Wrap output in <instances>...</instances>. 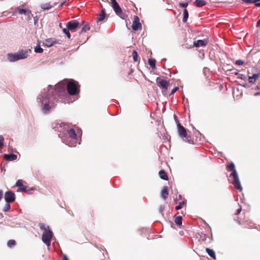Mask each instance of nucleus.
<instances>
[{"mask_svg": "<svg viewBox=\"0 0 260 260\" xmlns=\"http://www.w3.org/2000/svg\"><path fill=\"white\" fill-rule=\"evenodd\" d=\"M70 95H75L80 92L79 83L73 80L64 79L56 84L55 88L49 85L47 89H44L37 98L38 105L42 113L49 114L55 108L58 102L57 98H64L67 93Z\"/></svg>", "mask_w": 260, "mask_h": 260, "instance_id": "1", "label": "nucleus"}, {"mask_svg": "<svg viewBox=\"0 0 260 260\" xmlns=\"http://www.w3.org/2000/svg\"><path fill=\"white\" fill-rule=\"evenodd\" d=\"M59 137L61 141L70 147H74L77 143V135L73 128L64 130V133L60 134Z\"/></svg>", "mask_w": 260, "mask_h": 260, "instance_id": "2", "label": "nucleus"}, {"mask_svg": "<svg viewBox=\"0 0 260 260\" xmlns=\"http://www.w3.org/2000/svg\"><path fill=\"white\" fill-rule=\"evenodd\" d=\"M39 225L41 230L44 231L42 236V241L47 246H50L51 240L53 236L52 231L50 229L49 226L46 225L45 223H40Z\"/></svg>", "mask_w": 260, "mask_h": 260, "instance_id": "3", "label": "nucleus"}, {"mask_svg": "<svg viewBox=\"0 0 260 260\" xmlns=\"http://www.w3.org/2000/svg\"><path fill=\"white\" fill-rule=\"evenodd\" d=\"M228 171H232L230 174V177L232 178V183L235 188L238 190H242V187L239 178L238 174L235 170V166L233 162H231L226 167Z\"/></svg>", "mask_w": 260, "mask_h": 260, "instance_id": "4", "label": "nucleus"}, {"mask_svg": "<svg viewBox=\"0 0 260 260\" xmlns=\"http://www.w3.org/2000/svg\"><path fill=\"white\" fill-rule=\"evenodd\" d=\"M31 52L30 49H21L15 53H8L7 54V58L10 62H15L21 59L26 58L28 56V54Z\"/></svg>", "mask_w": 260, "mask_h": 260, "instance_id": "5", "label": "nucleus"}, {"mask_svg": "<svg viewBox=\"0 0 260 260\" xmlns=\"http://www.w3.org/2000/svg\"><path fill=\"white\" fill-rule=\"evenodd\" d=\"M177 129L179 136L183 139V140L189 143H191L190 140L187 137V134L186 129L179 122L177 121Z\"/></svg>", "mask_w": 260, "mask_h": 260, "instance_id": "6", "label": "nucleus"}, {"mask_svg": "<svg viewBox=\"0 0 260 260\" xmlns=\"http://www.w3.org/2000/svg\"><path fill=\"white\" fill-rule=\"evenodd\" d=\"M15 194L12 191H8L5 192V200L6 203L13 202L15 200Z\"/></svg>", "mask_w": 260, "mask_h": 260, "instance_id": "7", "label": "nucleus"}, {"mask_svg": "<svg viewBox=\"0 0 260 260\" xmlns=\"http://www.w3.org/2000/svg\"><path fill=\"white\" fill-rule=\"evenodd\" d=\"M111 1L112 2V8H113L114 12H115V13L117 15L120 16V15L122 13L121 8L120 7L119 5L117 3L116 0H111Z\"/></svg>", "mask_w": 260, "mask_h": 260, "instance_id": "8", "label": "nucleus"}, {"mask_svg": "<svg viewBox=\"0 0 260 260\" xmlns=\"http://www.w3.org/2000/svg\"><path fill=\"white\" fill-rule=\"evenodd\" d=\"M157 85L161 88L167 89L169 86V83L165 80L161 79L159 77H157L156 79Z\"/></svg>", "mask_w": 260, "mask_h": 260, "instance_id": "9", "label": "nucleus"}, {"mask_svg": "<svg viewBox=\"0 0 260 260\" xmlns=\"http://www.w3.org/2000/svg\"><path fill=\"white\" fill-rule=\"evenodd\" d=\"M141 28L142 25L139 21V18L138 16H135L132 24V28L134 30L136 31Z\"/></svg>", "mask_w": 260, "mask_h": 260, "instance_id": "10", "label": "nucleus"}, {"mask_svg": "<svg viewBox=\"0 0 260 260\" xmlns=\"http://www.w3.org/2000/svg\"><path fill=\"white\" fill-rule=\"evenodd\" d=\"M79 26V23L77 20H72L68 22L67 27L70 30H75Z\"/></svg>", "mask_w": 260, "mask_h": 260, "instance_id": "11", "label": "nucleus"}, {"mask_svg": "<svg viewBox=\"0 0 260 260\" xmlns=\"http://www.w3.org/2000/svg\"><path fill=\"white\" fill-rule=\"evenodd\" d=\"M56 40L55 38L47 39L44 41L43 44L48 47H50L56 43Z\"/></svg>", "mask_w": 260, "mask_h": 260, "instance_id": "12", "label": "nucleus"}, {"mask_svg": "<svg viewBox=\"0 0 260 260\" xmlns=\"http://www.w3.org/2000/svg\"><path fill=\"white\" fill-rule=\"evenodd\" d=\"M17 156L13 153L6 154L4 156V159L7 161H13L17 159Z\"/></svg>", "mask_w": 260, "mask_h": 260, "instance_id": "13", "label": "nucleus"}, {"mask_svg": "<svg viewBox=\"0 0 260 260\" xmlns=\"http://www.w3.org/2000/svg\"><path fill=\"white\" fill-rule=\"evenodd\" d=\"M207 42L205 40H199L193 42V46L196 47H200L205 46Z\"/></svg>", "mask_w": 260, "mask_h": 260, "instance_id": "14", "label": "nucleus"}, {"mask_svg": "<svg viewBox=\"0 0 260 260\" xmlns=\"http://www.w3.org/2000/svg\"><path fill=\"white\" fill-rule=\"evenodd\" d=\"M260 73H256L254 74L251 76H249L248 77V81L250 84H253L256 81V80L259 78Z\"/></svg>", "mask_w": 260, "mask_h": 260, "instance_id": "15", "label": "nucleus"}, {"mask_svg": "<svg viewBox=\"0 0 260 260\" xmlns=\"http://www.w3.org/2000/svg\"><path fill=\"white\" fill-rule=\"evenodd\" d=\"M169 194L168 187L167 186H164L161 192V198L164 200H166Z\"/></svg>", "mask_w": 260, "mask_h": 260, "instance_id": "16", "label": "nucleus"}, {"mask_svg": "<svg viewBox=\"0 0 260 260\" xmlns=\"http://www.w3.org/2000/svg\"><path fill=\"white\" fill-rule=\"evenodd\" d=\"M207 3L203 0H196L194 5L197 7H202L206 5Z\"/></svg>", "mask_w": 260, "mask_h": 260, "instance_id": "17", "label": "nucleus"}, {"mask_svg": "<svg viewBox=\"0 0 260 260\" xmlns=\"http://www.w3.org/2000/svg\"><path fill=\"white\" fill-rule=\"evenodd\" d=\"M15 12H18L19 14H25L28 15L29 13H30V12H29L27 13V11L24 9H20L19 7H17L15 10Z\"/></svg>", "mask_w": 260, "mask_h": 260, "instance_id": "18", "label": "nucleus"}, {"mask_svg": "<svg viewBox=\"0 0 260 260\" xmlns=\"http://www.w3.org/2000/svg\"><path fill=\"white\" fill-rule=\"evenodd\" d=\"M159 175L160 178L162 180H167L168 179V175L164 170H160L159 172Z\"/></svg>", "mask_w": 260, "mask_h": 260, "instance_id": "19", "label": "nucleus"}, {"mask_svg": "<svg viewBox=\"0 0 260 260\" xmlns=\"http://www.w3.org/2000/svg\"><path fill=\"white\" fill-rule=\"evenodd\" d=\"M206 251L208 254L210 255L212 258L215 259H216V255L215 252L211 249L209 248H207L206 249Z\"/></svg>", "mask_w": 260, "mask_h": 260, "instance_id": "20", "label": "nucleus"}, {"mask_svg": "<svg viewBox=\"0 0 260 260\" xmlns=\"http://www.w3.org/2000/svg\"><path fill=\"white\" fill-rule=\"evenodd\" d=\"M105 16H106L105 11V9H103L102 10L101 14H100L99 15V17L98 18L97 22L98 23V22H99V21H103L105 19Z\"/></svg>", "mask_w": 260, "mask_h": 260, "instance_id": "21", "label": "nucleus"}, {"mask_svg": "<svg viewBox=\"0 0 260 260\" xmlns=\"http://www.w3.org/2000/svg\"><path fill=\"white\" fill-rule=\"evenodd\" d=\"M175 222L177 225H181L182 222V218L181 216H178L175 217Z\"/></svg>", "mask_w": 260, "mask_h": 260, "instance_id": "22", "label": "nucleus"}, {"mask_svg": "<svg viewBox=\"0 0 260 260\" xmlns=\"http://www.w3.org/2000/svg\"><path fill=\"white\" fill-rule=\"evenodd\" d=\"M41 8L44 10H48L51 9V6L50 3L43 4L41 5Z\"/></svg>", "mask_w": 260, "mask_h": 260, "instance_id": "23", "label": "nucleus"}, {"mask_svg": "<svg viewBox=\"0 0 260 260\" xmlns=\"http://www.w3.org/2000/svg\"><path fill=\"white\" fill-rule=\"evenodd\" d=\"M148 63L152 69H155V60L154 59H149Z\"/></svg>", "mask_w": 260, "mask_h": 260, "instance_id": "24", "label": "nucleus"}, {"mask_svg": "<svg viewBox=\"0 0 260 260\" xmlns=\"http://www.w3.org/2000/svg\"><path fill=\"white\" fill-rule=\"evenodd\" d=\"M188 18V11H187V9H185L183 10V21L184 22H186Z\"/></svg>", "mask_w": 260, "mask_h": 260, "instance_id": "25", "label": "nucleus"}, {"mask_svg": "<svg viewBox=\"0 0 260 260\" xmlns=\"http://www.w3.org/2000/svg\"><path fill=\"white\" fill-rule=\"evenodd\" d=\"M35 52L36 53H41L43 52V49L39 45H37L35 47Z\"/></svg>", "mask_w": 260, "mask_h": 260, "instance_id": "26", "label": "nucleus"}, {"mask_svg": "<svg viewBox=\"0 0 260 260\" xmlns=\"http://www.w3.org/2000/svg\"><path fill=\"white\" fill-rule=\"evenodd\" d=\"M186 204V202L185 201H182L180 203H179V204L177 206H176L175 207V209L176 210H180L182 208L183 206Z\"/></svg>", "mask_w": 260, "mask_h": 260, "instance_id": "27", "label": "nucleus"}, {"mask_svg": "<svg viewBox=\"0 0 260 260\" xmlns=\"http://www.w3.org/2000/svg\"><path fill=\"white\" fill-rule=\"evenodd\" d=\"M16 242L14 240H10L8 241L7 245L9 247H12L15 245Z\"/></svg>", "mask_w": 260, "mask_h": 260, "instance_id": "28", "label": "nucleus"}, {"mask_svg": "<svg viewBox=\"0 0 260 260\" xmlns=\"http://www.w3.org/2000/svg\"><path fill=\"white\" fill-rule=\"evenodd\" d=\"M70 30L67 27V28H64L63 29V32L64 34H66L67 36V37L70 39L71 38V34L70 33Z\"/></svg>", "mask_w": 260, "mask_h": 260, "instance_id": "29", "label": "nucleus"}, {"mask_svg": "<svg viewBox=\"0 0 260 260\" xmlns=\"http://www.w3.org/2000/svg\"><path fill=\"white\" fill-rule=\"evenodd\" d=\"M133 60L135 62H137L138 61V53L136 50H134L132 53Z\"/></svg>", "mask_w": 260, "mask_h": 260, "instance_id": "30", "label": "nucleus"}, {"mask_svg": "<svg viewBox=\"0 0 260 260\" xmlns=\"http://www.w3.org/2000/svg\"><path fill=\"white\" fill-rule=\"evenodd\" d=\"M10 208H11V206L10 205V203H6V204L3 209V211L4 212H7L10 210Z\"/></svg>", "mask_w": 260, "mask_h": 260, "instance_id": "31", "label": "nucleus"}, {"mask_svg": "<svg viewBox=\"0 0 260 260\" xmlns=\"http://www.w3.org/2000/svg\"><path fill=\"white\" fill-rule=\"evenodd\" d=\"M17 192H27V191L26 190V187L25 186H21L19 188H18L17 190Z\"/></svg>", "mask_w": 260, "mask_h": 260, "instance_id": "32", "label": "nucleus"}, {"mask_svg": "<svg viewBox=\"0 0 260 260\" xmlns=\"http://www.w3.org/2000/svg\"><path fill=\"white\" fill-rule=\"evenodd\" d=\"M90 29V26L88 25H84L82 28V32H86Z\"/></svg>", "mask_w": 260, "mask_h": 260, "instance_id": "33", "label": "nucleus"}, {"mask_svg": "<svg viewBox=\"0 0 260 260\" xmlns=\"http://www.w3.org/2000/svg\"><path fill=\"white\" fill-rule=\"evenodd\" d=\"M16 186L21 187L23 186V181L22 180H18L16 183Z\"/></svg>", "mask_w": 260, "mask_h": 260, "instance_id": "34", "label": "nucleus"}, {"mask_svg": "<svg viewBox=\"0 0 260 260\" xmlns=\"http://www.w3.org/2000/svg\"><path fill=\"white\" fill-rule=\"evenodd\" d=\"M244 63V61L243 60H237L236 61H235V64L236 65H238V66H242L243 65V64Z\"/></svg>", "mask_w": 260, "mask_h": 260, "instance_id": "35", "label": "nucleus"}, {"mask_svg": "<svg viewBox=\"0 0 260 260\" xmlns=\"http://www.w3.org/2000/svg\"><path fill=\"white\" fill-rule=\"evenodd\" d=\"M4 140V137L2 135H0V148L2 146H3Z\"/></svg>", "mask_w": 260, "mask_h": 260, "instance_id": "36", "label": "nucleus"}, {"mask_svg": "<svg viewBox=\"0 0 260 260\" xmlns=\"http://www.w3.org/2000/svg\"><path fill=\"white\" fill-rule=\"evenodd\" d=\"M178 89H179V88L178 87H175V88H174L172 90L170 95H172V94H174L178 90Z\"/></svg>", "mask_w": 260, "mask_h": 260, "instance_id": "37", "label": "nucleus"}, {"mask_svg": "<svg viewBox=\"0 0 260 260\" xmlns=\"http://www.w3.org/2000/svg\"><path fill=\"white\" fill-rule=\"evenodd\" d=\"M242 1L248 4H253V0H242Z\"/></svg>", "mask_w": 260, "mask_h": 260, "instance_id": "38", "label": "nucleus"}, {"mask_svg": "<svg viewBox=\"0 0 260 260\" xmlns=\"http://www.w3.org/2000/svg\"><path fill=\"white\" fill-rule=\"evenodd\" d=\"M179 5L182 8H186L188 6V4L187 3H181Z\"/></svg>", "mask_w": 260, "mask_h": 260, "instance_id": "39", "label": "nucleus"}, {"mask_svg": "<svg viewBox=\"0 0 260 260\" xmlns=\"http://www.w3.org/2000/svg\"><path fill=\"white\" fill-rule=\"evenodd\" d=\"M165 210V208L163 206H160L159 208V212L160 213L162 214L164 211Z\"/></svg>", "mask_w": 260, "mask_h": 260, "instance_id": "40", "label": "nucleus"}, {"mask_svg": "<svg viewBox=\"0 0 260 260\" xmlns=\"http://www.w3.org/2000/svg\"><path fill=\"white\" fill-rule=\"evenodd\" d=\"M239 78H240L241 79H242V80H246V76L245 75H244L243 74H240Z\"/></svg>", "mask_w": 260, "mask_h": 260, "instance_id": "41", "label": "nucleus"}, {"mask_svg": "<svg viewBox=\"0 0 260 260\" xmlns=\"http://www.w3.org/2000/svg\"><path fill=\"white\" fill-rule=\"evenodd\" d=\"M241 210H242V208H241V207L240 206V208L237 210L236 215H238L239 214H240Z\"/></svg>", "mask_w": 260, "mask_h": 260, "instance_id": "42", "label": "nucleus"}, {"mask_svg": "<svg viewBox=\"0 0 260 260\" xmlns=\"http://www.w3.org/2000/svg\"><path fill=\"white\" fill-rule=\"evenodd\" d=\"M3 196V192L2 190H0V201L2 199Z\"/></svg>", "mask_w": 260, "mask_h": 260, "instance_id": "43", "label": "nucleus"}, {"mask_svg": "<svg viewBox=\"0 0 260 260\" xmlns=\"http://www.w3.org/2000/svg\"><path fill=\"white\" fill-rule=\"evenodd\" d=\"M62 260H69L67 255H64Z\"/></svg>", "mask_w": 260, "mask_h": 260, "instance_id": "44", "label": "nucleus"}, {"mask_svg": "<svg viewBox=\"0 0 260 260\" xmlns=\"http://www.w3.org/2000/svg\"><path fill=\"white\" fill-rule=\"evenodd\" d=\"M260 26V19L257 21L256 23V27H259Z\"/></svg>", "mask_w": 260, "mask_h": 260, "instance_id": "45", "label": "nucleus"}, {"mask_svg": "<svg viewBox=\"0 0 260 260\" xmlns=\"http://www.w3.org/2000/svg\"><path fill=\"white\" fill-rule=\"evenodd\" d=\"M254 5L256 7H260V3H255Z\"/></svg>", "mask_w": 260, "mask_h": 260, "instance_id": "46", "label": "nucleus"}, {"mask_svg": "<svg viewBox=\"0 0 260 260\" xmlns=\"http://www.w3.org/2000/svg\"><path fill=\"white\" fill-rule=\"evenodd\" d=\"M254 96H258V95H260V91L259 92H256L254 93Z\"/></svg>", "mask_w": 260, "mask_h": 260, "instance_id": "47", "label": "nucleus"}, {"mask_svg": "<svg viewBox=\"0 0 260 260\" xmlns=\"http://www.w3.org/2000/svg\"><path fill=\"white\" fill-rule=\"evenodd\" d=\"M255 89H257V90H259L260 89V86L259 85H257L255 87Z\"/></svg>", "mask_w": 260, "mask_h": 260, "instance_id": "48", "label": "nucleus"}, {"mask_svg": "<svg viewBox=\"0 0 260 260\" xmlns=\"http://www.w3.org/2000/svg\"><path fill=\"white\" fill-rule=\"evenodd\" d=\"M253 4L255 3H258V2L260 1V0H253Z\"/></svg>", "mask_w": 260, "mask_h": 260, "instance_id": "49", "label": "nucleus"}, {"mask_svg": "<svg viewBox=\"0 0 260 260\" xmlns=\"http://www.w3.org/2000/svg\"><path fill=\"white\" fill-rule=\"evenodd\" d=\"M174 118H175V121H176V123L177 124V121H178V120H177V117H176V116L174 115Z\"/></svg>", "mask_w": 260, "mask_h": 260, "instance_id": "50", "label": "nucleus"}, {"mask_svg": "<svg viewBox=\"0 0 260 260\" xmlns=\"http://www.w3.org/2000/svg\"><path fill=\"white\" fill-rule=\"evenodd\" d=\"M64 2H63V3H61V4H60V7H62V6L64 5Z\"/></svg>", "mask_w": 260, "mask_h": 260, "instance_id": "51", "label": "nucleus"}, {"mask_svg": "<svg viewBox=\"0 0 260 260\" xmlns=\"http://www.w3.org/2000/svg\"><path fill=\"white\" fill-rule=\"evenodd\" d=\"M235 75H239L240 76V74L238 72L235 73Z\"/></svg>", "mask_w": 260, "mask_h": 260, "instance_id": "52", "label": "nucleus"}, {"mask_svg": "<svg viewBox=\"0 0 260 260\" xmlns=\"http://www.w3.org/2000/svg\"><path fill=\"white\" fill-rule=\"evenodd\" d=\"M181 198H182V196H181V195H179V199H181Z\"/></svg>", "mask_w": 260, "mask_h": 260, "instance_id": "53", "label": "nucleus"}, {"mask_svg": "<svg viewBox=\"0 0 260 260\" xmlns=\"http://www.w3.org/2000/svg\"><path fill=\"white\" fill-rule=\"evenodd\" d=\"M59 26H60V27L61 26V23H60Z\"/></svg>", "mask_w": 260, "mask_h": 260, "instance_id": "54", "label": "nucleus"}]
</instances>
